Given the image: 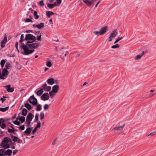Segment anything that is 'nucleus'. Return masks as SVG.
<instances>
[{"instance_id": "29", "label": "nucleus", "mask_w": 156, "mask_h": 156, "mask_svg": "<svg viewBox=\"0 0 156 156\" xmlns=\"http://www.w3.org/2000/svg\"><path fill=\"white\" fill-rule=\"evenodd\" d=\"M37 27L39 29H42L44 27V23H41L37 25Z\"/></svg>"}, {"instance_id": "36", "label": "nucleus", "mask_w": 156, "mask_h": 156, "mask_svg": "<svg viewBox=\"0 0 156 156\" xmlns=\"http://www.w3.org/2000/svg\"><path fill=\"white\" fill-rule=\"evenodd\" d=\"M2 147H4L5 149H8L10 148L9 144L8 143H6L4 145V146H2Z\"/></svg>"}, {"instance_id": "15", "label": "nucleus", "mask_w": 156, "mask_h": 156, "mask_svg": "<svg viewBox=\"0 0 156 156\" xmlns=\"http://www.w3.org/2000/svg\"><path fill=\"white\" fill-rule=\"evenodd\" d=\"M47 83L50 85H53L55 83V79L53 78L48 79L47 81Z\"/></svg>"}, {"instance_id": "33", "label": "nucleus", "mask_w": 156, "mask_h": 156, "mask_svg": "<svg viewBox=\"0 0 156 156\" xmlns=\"http://www.w3.org/2000/svg\"><path fill=\"white\" fill-rule=\"evenodd\" d=\"M48 7L50 9H52L54 8L53 4H50L47 3V4Z\"/></svg>"}, {"instance_id": "51", "label": "nucleus", "mask_w": 156, "mask_h": 156, "mask_svg": "<svg viewBox=\"0 0 156 156\" xmlns=\"http://www.w3.org/2000/svg\"><path fill=\"white\" fill-rule=\"evenodd\" d=\"M57 138H55L53 141L52 143V145H54L56 144V142L57 140Z\"/></svg>"}, {"instance_id": "21", "label": "nucleus", "mask_w": 156, "mask_h": 156, "mask_svg": "<svg viewBox=\"0 0 156 156\" xmlns=\"http://www.w3.org/2000/svg\"><path fill=\"white\" fill-rule=\"evenodd\" d=\"M12 151L10 149L6 150L4 153L5 155H8V156H11L12 154Z\"/></svg>"}, {"instance_id": "26", "label": "nucleus", "mask_w": 156, "mask_h": 156, "mask_svg": "<svg viewBox=\"0 0 156 156\" xmlns=\"http://www.w3.org/2000/svg\"><path fill=\"white\" fill-rule=\"evenodd\" d=\"M4 140L6 143H8L9 142H12V141L11 139L9 138L8 137L6 136L4 137Z\"/></svg>"}, {"instance_id": "34", "label": "nucleus", "mask_w": 156, "mask_h": 156, "mask_svg": "<svg viewBox=\"0 0 156 156\" xmlns=\"http://www.w3.org/2000/svg\"><path fill=\"white\" fill-rule=\"evenodd\" d=\"M123 37H119V36L117 39L115 41L114 43V44H115L117 43L119 41L121 40L123 38Z\"/></svg>"}, {"instance_id": "54", "label": "nucleus", "mask_w": 156, "mask_h": 156, "mask_svg": "<svg viewBox=\"0 0 156 156\" xmlns=\"http://www.w3.org/2000/svg\"><path fill=\"white\" fill-rule=\"evenodd\" d=\"M1 127L3 129H5L6 127V125L5 123H3L1 125Z\"/></svg>"}, {"instance_id": "59", "label": "nucleus", "mask_w": 156, "mask_h": 156, "mask_svg": "<svg viewBox=\"0 0 156 156\" xmlns=\"http://www.w3.org/2000/svg\"><path fill=\"white\" fill-rule=\"evenodd\" d=\"M56 1L58 4L60 5L61 3L62 0H56Z\"/></svg>"}, {"instance_id": "46", "label": "nucleus", "mask_w": 156, "mask_h": 156, "mask_svg": "<svg viewBox=\"0 0 156 156\" xmlns=\"http://www.w3.org/2000/svg\"><path fill=\"white\" fill-rule=\"evenodd\" d=\"M119 47V45L118 44H117L115 45H113L112 46L111 48H118Z\"/></svg>"}, {"instance_id": "45", "label": "nucleus", "mask_w": 156, "mask_h": 156, "mask_svg": "<svg viewBox=\"0 0 156 156\" xmlns=\"http://www.w3.org/2000/svg\"><path fill=\"white\" fill-rule=\"evenodd\" d=\"M17 127L18 128V127ZM18 128L22 130H23L25 129V125H23L22 126H20Z\"/></svg>"}, {"instance_id": "53", "label": "nucleus", "mask_w": 156, "mask_h": 156, "mask_svg": "<svg viewBox=\"0 0 156 156\" xmlns=\"http://www.w3.org/2000/svg\"><path fill=\"white\" fill-rule=\"evenodd\" d=\"M37 129L35 127L34 129L32 130V132L31 133V134H34V133L36 132Z\"/></svg>"}, {"instance_id": "3", "label": "nucleus", "mask_w": 156, "mask_h": 156, "mask_svg": "<svg viewBox=\"0 0 156 156\" xmlns=\"http://www.w3.org/2000/svg\"><path fill=\"white\" fill-rule=\"evenodd\" d=\"M9 73V72L7 69L3 68L2 71V73L0 69V79L4 80L6 79L7 76Z\"/></svg>"}, {"instance_id": "61", "label": "nucleus", "mask_w": 156, "mask_h": 156, "mask_svg": "<svg viewBox=\"0 0 156 156\" xmlns=\"http://www.w3.org/2000/svg\"><path fill=\"white\" fill-rule=\"evenodd\" d=\"M113 37H112V36L110 35L109 37L108 38V41H112V40Z\"/></svg>"}, {"instance_id": "49", "label": "nucleus", "mask_w": 156, "mask_h": 156, "mask_svg": "<svg viewBox=\"0 0 156 156\" xmlns=\"http://www.w3.org/2000/svg\"><path fill=\"white\" fill-rule=\"evenodd\" d=\"M34 42V41H28L26 43V45L27 46V45L30 44H29V43L31 44Z\"/></svg>"}, {"instance_id": "10", "label": "nucleus", "mask_w": 156, "mask_h": 156, "mask_svg": "<svg viewBox=\"0 0 156 156\" xmlns=\"http://www.w3.org/2000/svg\"><path fill=\"white\" fill-rule=\"evenodd\" d=\"M34 117V115L32 113H29L27 115L26 118V122H31L33 119Z\"/></svg>"}, {"instance_id": "32", "label": "nucleus", "mask_w": 156, "mask_h": 156, "mask_svg": "<svg viewBox=\"0 0 156 156\" xmlns=\"http://www.w3.org/2000/svg\"><path fill=\"white\" fill-rule=\"evenodd\" d=\"M34 18L36 19H37L39 18V16L37 14V12L36 11H34Z\"/></svg>"}, {"instance_id": "6", "label": "nucleus", "mask_w": 156, "mask_h": 156, "mask_svg": "<svg viewBox=\"0 0 156 156\" xmlns=\"http://www.w3.org/2000/svg\"><path fill=\"white\" fill-rule=\"evenodd\" d=\"M4 36V37L3 39L1 42V47L2 48H4L5 47V44L7 42V38L6 34H5Z\"/></svg>"}, {"instance_id": "2", "label": "nucleus", "mask_w": 156, "mask_h": 156, "mask_svg": "<svg viewBox=\"0 0 156 156\" xmlns=\"http://www.w3.org/2000/svg\"><path fill=\"white\" fill-rule=\"evenodd\" d=\"M20 48L23 49L24 52H22V54L24 55H27L33 53L34 50V49L30 50L28 47L27 45L23 44V43H21L20 44Z\"/></svg>"}, {"instance_id": "56", "label": "nucleus", "mask_w": 156, "mask_h": 156, "mask_svg": "<svg viewBox=\"0 0 156 156\" xmlns=\"http://www.w3.org/2000/svg\"><path fill=\"white\" fill-rule=\"evenodd\" d=\"M5 142L4 140H3L1 143L0 146H4V145L5 144Z\"/></svg>"}, {"instance_id": "42", "label": "nucleus", "mask_w": 156, "mask_h": 156, "mask_svg": "<svg viewBox=\"0 0 156 156\" xmlns=\"http://www.w3.org/2000/svg\"><path fill=\"white\" fill-rule=\"evenodd\" d=\"M46 65L50 67L52 66V63L51 61H48L46 63Z\"/></svg>"}, {"instance_id": "37", "label": "nucleus", "mask_w": 156, "mask_h": 156, "mask_svg": "<svg viewBox=\"0 0 156 156\" xmlns=\"http://www.w3.org/2000/svg\"><path fill=\"white\" fill-rule=\"evenodd\" d=\"M13 123L18 126H20V122L17 120H15L13 122Z\"/></svg>"}, {"instance_id": "48", "label": "nucleus", "mask_w": 156, "mask_h": 156, "mask_svg": "<svg viewBox=\"0 0 156 156\" xmlns=\"http://www.w3.org/2000/svg\"><path fill=\"white\" fill-rule=\"evenodd\" d=\"M41 126V123L40 122H37V124L35 127L37 129L38 128H40Z\"/></svg>"}, {"instance_id": "43", "label": "nucleus", "mask_w": 156, "mask_h": 156, "mask_svg": "<svg viewBox=\"0 0 156 156\" xmlns=\"http://www.w3.org/2000/svg\"><path fill=\"white\" fill-rule=\"evenodd\" d=\"M38 119V114H36L35 115L34 122H36Z\"/></svg>"}, {"instance_id": "24", "label": "nucleus", "mask_w": 156, "mask_h": 156, "mask_svg": "<svg viewBox=\"0 0 156 156\" xmlns=\"http://www.w3.org/2000/svg\"><path fill=\"white\" fill-rule=\"evenodd\" d=\"M11 67V64L10 62H7L5 65V68H4L8 70V69H9Z\"/></svg>"}, {"instance_id": "7", "label": "nucleus", "mask_w": 156, "mask_h": 156, "mask_svg": "<svg viewBox=\"0 0 156 156\" xmlns=\"http://www.w3.org/2000/svg\"><path fill=\"white\" fill-rule=\"evenodd\" d=\"M39 46V44L36 43H32L30 44L27 45V47L29 48L30 49H36Z\"/></svg>"}, {"instance_id": "60", "label": "nucleus", "mask_w": 156, "mask_h": 156, "mask_svg": "<svg viewBox=\"0 0 156 156\" xmlns=\"http://www.w3.org/2000/svg\"><path fill=\"white\" fill-rule=\"evenodd\" d=\"M54 93L52 92V91L51 92H49V95L51 96H53L55 94H54Z\"/></svg>"}, {"instance_id": "62", "label": "nucleus", "mask_w": 156, "mask_h": 156, "mask_svg": "<svg viewBox=\"0 0 156 156\" xmlns=\"http://www.w3.org/2000/svg\"><path fill=\"white\" fill-rule=\"evenodd\" d=\"M57 2H55L54 3H53L54 7L55 6H58V4L57 3Z\"/></svg>"}, {"instance_id": "58", "label": "nucleus", "mask_w": 156, "mask_h": 156, "mask_svg": "<svg viewBox=\"0 0 156 156\" xmlns=\"http://www.w3.org/2000/svg\"><path fill=\"white\" fill-rule=\"evenodd\" d=\"M80 55V54L77 52H76L75 53V57H78Z\"/></svg>"}, {"instance_id": "13", "label": "nucleus", "mask_w": 156, "mask_h": 156, "mask_svg": "<svg viewBox=\"0 0 156 156\" xmlns=\"http://www.w3.org/2000/svg\"><path fill=\"white\" fill-rule=\"evenodd\" d=\"M4 87L7 90V91L9 92H12L14 91V88L13 87H11V85L10 84L5 86Z\"/></svg>"}, {"instance_id": "16", "label": "nucleus", "mask_w": 156, "mask_h": 156, "mask_svg": "<svg viewBox=\"0 0 156 156\" xmlns=\"http://www.w3.org/2000/svg\"><path fill=\"white\" fill-rule=\"evenodd\" d=\"M32 128H30V127L27 128L26 130H25L24 132H23V133L25 134H24V135H29L30 134L32 130Z\"/></svg>"}, {"instance_id": "25", "label": "nucleus", "mask_w": 156, "mask_h": 156, "mask_svg": "<svg viewBox=\"0 0 156 156\" xmlns=\"http://www.w3.org/2000/svg\"><path fill=\"white\" fill-rule=\"evenodd\" d=\"M43 92V89L41 88L38 90L36 94L38 96H41Z\"/></svg>"}, {"instance_id": "35", "label": "nucleus", "mask_w": 156, "mask_h": 156, "mask_svg": "<svg viewBox=\"0 0 156 156\" xmlns=\"http://www.w3.org/2000/svg\"><path fill=\"white\" fill-rule=\"evenodd\" d=\"M24 35L23 34H22L21 35L20 37V39L19 41V42L20 43H21L24 41Z\"/></svg>"}, {"instance_id": "18", "label": "nucleus", "mask_w": 156, "mask_h": 156, "mask_svg": "<svg viewBox=\"0 0 156 156\" xmlns=\"http://www.w3.org/2000/svg\"><path fill=\"white\" fill-rule=\"evenodd\" d=\"M144 52L143 51L141 54H139L136 56L135 58V60H137L141 58V57L144 55Z\"/></svg>"}, {"instance_id": "4", "label": "nucleus", "mask_w": 156, "mask_h": 156, "mask_svg": "<svg viewBox=\"0 0 156 156\" xmlns=\"http://www.w3.org/2000/svg\"><path fill=\"white\" fill-rule=\"evenodd\" d=\"M64 49V47L62 48L59 51V53L60 54L59 56L62 59H64V57L66 56L68 53V51H65Z\"/></svg>"}, {"instance_id": "41", "label": "nucleus", "mask_w": 156, "mask_h": 156, "mask_svg": "<svg viewBox=\"0 0 156 156\" xmlns=\"http://www.w3.org/2000/svg\"><path fill=\"white\" fill-rule=\"evenodd\" d=\"M38 4L41 6L43 7L44 6V4L43 0H41L38 2Z\"/></svg>"}, {"instance_id": "47", "label": "nucleus", "mask_w": 156, "mask_h": 156, "mask_svg": "<svg viewBox=\"0 0 156 156\" xmlns=\"http://www.w3.org/2000/svg\"><path fill=\"white\" fill-rule=\"evenodd\" d=\"M49 105L47 104H45V105L44 106V110H47L48 108Z\"/></svg>"}, {"instance_id": "63", "label": "nucleus", "mask_w": 156, "mask_h": 156, "mask_svg": "<svg viewBox=\"0 0 156 156\" xmlns=\"http://www.w3.org/2000/svg\"><path fill=\"white\" fill-rule=\"evenodd\" d=\"M27 123V126L28 127H30V123L31 122H26Z\"/></svg>"}, {"instance_id": "27", "label": "nucleus", "mask_w": 156, "mask_h": 156, "mask_svg": "<svg viewBox=\"0 0 156 156\" xmlns=\"http://www.w3.org/2000/svg\"><path fill=\"white\" fill-rule=\"evenodd\" d=\"M16 119H19V120L20 121V122L22 123L24 122L25 120V118L24 116H21V117H20L19 119H18V118Z\"/></svg>"}, {"instance_id": "30", "label": "nucleus", "mask_w": 156, "mask_h": 156, "mask_svg": "<svg viewBox=\"0 0 156 156\" xmlns=\"http://www.w3.org/2000/svg\"><path fill=\"white\" fill-rule=\"evenodd\" d=\"M9 106H8L4 108H0V111L2 112H5L8 110L9 109Z\"/></svg>"}, {"instance_id": "12", "label": "nucleus", "mask_w": 156, "mask_h": 156, "mask_svg": "<svg viewBox=\"0 0 156 156\" xmlns=\"http://www.w3.org/2000/svg\"><path fill=\"white\" fill-rule=\"evenodd\" d=\"M59 87L58 85H56L54 86L52 88V92L55 93H56L58 91Z\"/></svg>"}, {"instance_id": "9", "label": "nucleus", "mask_w": 156, "mask_h": 156, "mask_svg": "<svg viewBox=\"0 0 156 156\" xmlns=\"http://www.w3.org/2000/svg\"><path fill=\"white\" fill-rule=\"evenodd\" d=\"M49 98L48 94V93H45L43 94L41 97V99L43 101H46L48 100Z\"/></svg>"}, {"instance_id": "31", "label": "nucleus", "mask_w": 156, "mask_h": 156, "mask_svg": "<svg viewBox=\"0 0 156 156\" xmlns=\"http://www.w3.org/2000/svg\"><path fill=\"white\" fill-rule=\"evenodd\" d=\"M6 59H2L0 62V64L2 68H3L6 62Z\"/></svg>"}, {"instance_id": "1", "label": "nucleus", "mask_w": 156, "mask_h": 156, "mask_svg": "<svg viewBox=\"0 0 156 156\" xmlns=\"http://www.w3.org/2000/svg\"><path fill=\"white\" fill-rule=\"evenodd\" d=\"M31 104L33 105H36V110L37 111H39L41 109V105L39 104H37L38 101L37 99L34 97V95H33L31 96L27 100Z\"/></svg>"}, {"instance_id": "14", "label": "nucleus", "mask_w": 156, "mask_h": 156, "mask_svg": "<svg viewBox=\"0 0 156 156\" xmlns=\"http://www.w3.org/2000/svg\"><path fill=\"white\" fill-rule=\"evenodd\" d=\"M12 141L14 142H17L18 143H22L23 142L22 140L16 136H14V138L12 139Z\"/></svg>"}, {"instance_id": "52", "label": "nucleus", "mask_w": 156, "mask_h": 156, "mask_svg": "<svg viewBox=\"0 0 156 156\" xmlns=\"http://www.w3.org/2000/svg\"><path fill=\"white\" fill-rule=\"evenodd\" d=\"M8 132L9 133H14L13 129H11L9 128L8 129Z\"/></svg>"}, {"instance_id": "5", "label": "nucleus", "mask_w": 156, "mask_h": 156, "mask_svg": "<svg viewBox=\"0 0 156 156\" xmlns=\"http://www.w3.org/2000/svg\"><path fill=\"white\" fill-rule=\"evenodd\" d=\"M24 40L26 41L29 40L33 41H35L37 40L36 37L33 35L31 34H27L26 35Z\"/></svg>"}, {"instance_id": "38", "label": "nucleus", "mask_w": 156, "mask_h": 156, "mask_svg": "<svg viewBox=\"0 0 156 156\" xmlns=\"http://www.w3.org/2000/svg\"><path fill=\"white\" fill-rule=\"evenodd\" d=\"M15 144L14 142H12L10 144V148L12 149H14L15 148V146L13 145Z\"/></svg>"}, {"instance_id": "11", "label": "nucleus", "mask_w": 156, "mask_h": 156, "mask_svg": "<svg viewBox=\"0 0 156 156\" xmlns=\"http://www.w3.org/2000/svg\"><path fill=\"white\" fill-rule=\"evenodd\" d=\"M108 27L107 26H105L101 27L100 29V31L101 32V35L104 34L105 33L108 31L107 28Z\"/></svg>"}, {"instance_id": "22", "label": "nucleus", "mask_w": 156, "mask_h": 156, "mask_svg": "<svg viewBox=\"0 0 156 156\" xmlns=\"http://www.w3.org/2000/svg\"><path fill=\"white\" fill-rule=\"evenodd\" d=\"M46 16L48 18H50V17L51 15H52L54 14V13L53 12L51 11H46Z\"/></svg>"}, {"instance_id": "17", "label": "nucleus", "mask_w": 156, "mask_h": 156, "mask_svg": "<svg viewBox=\"0 0 156 156\" xmlns=\"http://www.w3.org/2000/svg\"><path fill=\"white\" fill-rule=\"evenodd\" d=\"M84 2L85 3V4H86V5H87L88 7H90L91 5H93L94 3V2L93 1H84Z\"/></svg>"}, {"instance_id": "39", "label": "nucleus", "mask_w": 156, "mask_h": 156, "mask_svg": "<svg viewBox=\"0 0 156 156\" xmlns=\"http://www.w3.org/2000/svg\"><path fill=\"white\" fill-rule=\"evenodd\" d=\"M25 22H33V21L29 18L25 19Z\"/></svg>"}, {"instance_id": "19", "label": "nucleus", "mask_w": 156, "mask_h": 156, "mask_svg": "<svg viewBox=\"0 0 156 156\" xmlns=\"http://www.w3.org/2000/svg\"><path fill=\"white\" fill-rule=\"evenodd\" d=\"M118 32L117 31V30H114L112 32L110 35L112 36V37H113V38H114L116 36Z\"/></svg>"}, {"instance_id": "8", "label": "nucleus", "mask_w": 156, "mask_h": 156, "mask_svg": "<svg viewBox=\"0 0 156 156\" xmlns=\"http://www.w3.org/2000/svg\"><path fill=\"white\" fill-rule=\"evenodd\" d=\"M42 89L43 90L47 91H50L51 90V87L50 86H47V84L45 83L42 86Z\"/></svg>"}, {"instance_id": "40", "label": "nucleus", "mask_w": 156, "mask_h": 156, "mask_svg": "<svg viewBox=\"0 0 156 156\" xmlns=\"http://www.w3.org/2000/svg\"><path fill=\"white\" fill-rule=\"evenodd\" d=\"M93 33L96 35H101V32L100 30L99 31H94L93 32Z\"/></svg>"}, {"instance_id": "64", "label": "nucleus", "mask_w": 156, "mask_h": 156, "mask_svg": "<svg viewBox=\"0 0 156 156\" xmlns=\"http://www.w3.org/2000/svg\"><path fill=\"white\" fill-rule=\"evenodd\" d=\"M0 120L1 121L2 123L6 121L3 118H1L0 119Z\"/></svg>"}, {"instance_id": "23", "label": "nucleus", "mask_w": 156, "mask_h": 156, "mask_svg": "<svg viewBox=\"0 0 156 156\" xmlns=\"http://www.w3.org/2000/svg\"><path fill=\"white\" fill-rule=\"evenodd\" d=\"M24 106L29 110H31L32 108L31 105L28 103L25 104Z\"/></svg>"}, {"instance_id": "57", "label": "nucleus", "mask_w": 156, "mask_h": 156, "mask_svg": "<svg viewBox=\"0 0 156 156\" xmlns=\"http://www.w3.org/2000/svg\"><path fill=\"white\" fill-rule=\"evenodd\" d=\"M5 149H1L0 150V153H5V151L4 150Z\"/></svg>"}, {"instance_id": "50", "label": "nucleus", "mask_w": 156, "mask_h": 156, "mask_svg": "<svg viewBox=\"0 0 156 156\" xmlns=\"http://www.w3.org/2000/svg\"><path fill=\"white\" fill-rule=\"evenodd\" d=\"M40 115V119L41 121L42 119L44 118V113H41Z\"/></svg>"}, {"instance_id": "44", "label": "nucleus", "mask_w": 156, "mask_h": 156, "mask_svg": "<svg viewBox=\"0 0 156 156\" xmlns=\"http://www.w3.org/2000/svg\"><path fill=\"white\" fill-rule=\"evenodd\" d=\"M41 33H40V35L37 36V38L36 39L38 41H40L41 40Z\"/></svg>"}, {"instance_id": "20", "label": "nucleus", "mask_w": 156, "mask_h": 156, "mask_svg": "<svg viewBox=\"0 0 156 156\" xmlns=\"http://www.w3.org/2000/svg\"><path fill=\"white\" fill-rule=\"evenodd\" d=\"M125 126V124H124L123 125L120 126L116 127L114 128V129L116 130H122Z\"/></svg>"}, {"instance_id": "28", "label": "nucleus", "mask_w": 156, "mask_h": 156, "mask_svg": "<svg viewBox=\"0 0 156 156\" xmlns=\"http://www.w3.org/2000/svg\"><path fill=\"white\" fill-rule=\"evenodd\" d=\"M28 112L26 108L23 109L22 112V115L24 116H26Z\"/></svg>"}, {"instance_id": "55", "label": "nucleus", "mask_w": 156, "mask_h": 156, "mask_svg": "<svg viewBox=\"0 0 156 156\" xmlns=\"http://www.w3.org/2000/svg\"><path fill=\"white\" fill-rule=\"evenodd\" d=\"M18 151L17 149H16V150H14V151H13V153H12L13 155H14L16 154V153L18 152Z\"/></svg>"}]
</instances>
